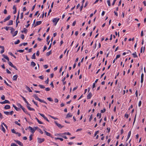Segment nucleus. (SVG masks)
Masks as SVG:
<instances>
[{"label":"nucleus","instance_id":"nucleus-25","mask_svg":"<svg viewBox=\"0 0 146 146\" xmlns=\"http://www.w3.org/2000/svg\"><path fill=\"white\" fill-rule=\"evenodd\" d=\"M13 20H10L9 21V23L7 24L8 25H13Z\"/></svg>","mask_w":146,"mask_h":146},{"label":"nucleus","instance_id":"nucleus-4","mask_svg":"<svg viewBox=\"0 0 146 146\" xmlns=\"http://www.w3.org/2000/svg\"><path fill=\"white\" fill-rule=\"evenodd\" d=\"M38 142L39 143H41L44 141L45 139L44 138H37Z\"/></svg>","mask_w":146,"mask_h":146},{"label":"nucleus","instance_id":"nucleus-58","mask_svg":"<svg viewBox=\"0 0 146 146\" xmlns=\"http://www.w3.org/2000/svg\"><path fill=\"white\" fill-rule=\"evenodd\" d=\"M23 13H22L21 14V17L20 18L21 19H22L23 18Z\"/></svg>","mask_w":146,"mask_h":146},{"label":"nucleus","instance_id":"nucleus-40","mask_svg":"<svg viewBox=\"0 0 146 146\" xmlns=\"http://www.w3.org/2000/svg\"><path fill=\"white\" fill-rule=\"evenodd\" d=\"M47 99L50 102H52L53 100L51 98H48Z\"/></svg>","mask_w":146,"mask_h":146},{"label":"nucleus","instance_id":"nucleus-52","mask_svg":"<svg viewBox=\"0 0 146 146\" xmlns=\"http://www.w3.org/2000/svg\"><path fill=\"white\" fill-rule=\"evenodd\" d=\"M10 27H5L4 28L6 30V31H8L9 29L10 28Z\"/></svg>","mask_w":146,"mask_h":146},{"label":"nucleus","instance_id":"nucleus-20","mask_svg":"<svg viewBox=\"0 0 146 146\" xmlns=\"http://www.w3.org/2000/svg\"><path fill=\"white\" fill-rule=\"evenodd\" d=\"M27 108L30 111H35L34 109L31 108L29 106H27Z\"/></svg>","mask_w":146,"mask_h":146},{"label":"nucleus","instance_id":"nucleus-56","mask_svg":"<svg viewBox=\"0 0 146 146\" xmlns=\"http://www.w3.org/2000/svg\"><path fill=\"white\" fill-rule=\"evenodd\" d=\"M92 119V114L90 117L89 121L90 122Z\"/></svg>","mask_w":146,"mask_h":146},{"label":"nucleus","instance_id":"nucleus-59","mask_svg":"<svg viewBox=\"0 0 146 146\" xmlns=\"http://www.w3.org/2000/svg\"><path fill=\"white\" fill-rule=\"evenodd\" d=\"M141 104V101H140L139 102L138 104V106L139 107H140Z\"/></svg>","mask_w":146,"mask_h":146},{"label":"nucleus","instance_id":"nucleus-57","mask_svg":"<svg viewBox=\"0 0 146 146\" xmlns=\"http://www.w3.org/2000/svg\"><path fill=\"white\" fill-rule=\"evenodd\" d=\"M120 56V55H117L116 58H115V59H117V58H119Z\"/></svg>","mask_w":146,"mask_h":146},{"label":"nucleus","instance_id":"nucleus-60","mask_svg":"<svg viewBox=\"0 0 146 146\" xmlns=\"http://www.w3.org/2000/svg\"><path fill=\"white\" fill-rule=\"evenodd\" d=\"M1 99L2 100H4L5 99V97L4 95H3L1 97Z\"/></svg>","mask_w":146,"mask_h":146},{"label":"nucleus","instance_id":"nucleus-9","mask_svg":"<svg viewBox=\"0 0 146 146\" xmlns=\"http://www.w3.org/2000/svg\"><path fill=\"white\" fill-rule=\"evenodd\" d=\"M41 23H42V21H37L36 22L35 24L34 27H36L37 26L40 25V24H41Z\"/></svg>","mask_w":146,"mask_h":146},{"label":"nucleus","instance_id":"nucleus-42","mask_svg":"<svg viewBox=\"0 0 146 146\" xmlns=\"http://www.w3.org/2000/svg\"><path fill=\"white\" fill-rule=\"evenodd\" d=\"M11 146H18L15 143H11Z\"/></svg>","mask_w":146,"mask_h":146},{"label":"nucleus","instance_id":"nucleus-12","mask_svg":"<svg viewBox=\"0 0 146 146\" xmlns=\"http://www.w3.org/2000/svg\"><path fill=\"white\" fill-rule=\"evenodd\" d=\"M11 17V16L9 15L6 18L4 19V22H5L9 20Z\"/></svg>","mask_w":146,"mask_h":146},{"label":"nucleus","instance_id":"nucleus-15","mask_svg":"<svg viewBox=\"0 0 146 146\" xmlns=\"http://www.w3.org/2000/svg\"><path fill=\"white\" fill-rule=\"evenodd\" d=\"M143 77H144V74L143 73H142L141 75V83H142L143 82Z\"/></svg>","mask_w":146,"mask_h":146},{"label":"nucleus","instance_id":"nucleus-41","mask_svg":"<svg viewBox=\"0 0 146 146\" xmlns=\"http://www.w3.org/2000/svg\"><path fill=\"white\" fill-rule=\"evenodd\" d=\"M20 42V40H17V41L15 42V44H18Z\"/></svg>","mask_w":146,"mask_h":146},{"label":"nucleus","instance_id":"nucleus-3","mask_svg":"<svg viewBox=\"0 0 146 146\" xmlns=\"http://www.w3.org/2000/svg\"><path fill=\"white\" fill-rule=\"evenodd\" d=\"M59 18H54L53 19L52 21L53 22L55 23V25H56L59 21Z\"/></svg>","mask_w":146,"mask_h":146},{"label":"nucleus","instance_id":"nucleus-26","mask_svg":"<svg viewBox=\"0 0 146 146\" xmlns=\"http://www.w3.org/2000/svg\"><path fill=\"white\" fill-rule=\"evenodd\" d=\"M21 32L22 33H27V30L25 28H24L23 29V31H22Z\"/></svg>","mask_w":146,"mask_h":146},{"label":"nucleus","instance_id":"nucleus-19","mask_svg":"<svg viewBox=\"0 0 146 146\" xmlns=\"http://www.w3.org/2000/svg\"><path fill=\"white\" fill-rule=\"evenodd\" d=\"M17 75H14L13 76V80H17Z\"/></svg>","mask_w":146,"mask_h":146},{"label":"nucleus","instance_id":"nucleus-35","mask_svg":"<svg viewBox=\"0 0 146 146\" xmlns=\"http://www.w3.org/2000/svg\"><path fill=\"white\" fill-rule=\"evenodd\" d=\"M33 136V135L32 134H31V135H30L29 136V140L30 141H31L32 140V139H33L32 137Z\"/></svg>","mask_w":146,"mask_h":146},{"label":"nucleus","instance_id":"nucleus-32","mask_svg":"<svg viewBox=\"0 0 146 146\" xmlns=\"http://www.w3.org/2000/svg\"><path fill=\"white\" fill-rule=\"evenodd\" d=\"M18 33V31H15L14 33V34H13V37L15 36H16L17 35V34Z\"/></svg>","mask_w":146,"mask_h":146},{"label":"nucleus","instance_id":"nucleus-39","mask_svg":"<svg viewBox=\"0 0 146 146\" xmlns=\"http://www.w3.org/2000/svg\"><path fill=\"white\" fill-rule=\"evenodd\" d=\"M24 50H17V52H24Z\"/></svg>","mask_w":146,"mask_h":146},{"label":"nucleus","instance_id":"nucleus-2","mask_svg":"<svg viewBox=\"0 0 146 146\" xmlns=\"http://www.w3.org/2000/svg\"><path fill=\"white\" fill-rule=\"evenodd\" d=\"M38 127H35L34 128H32L31 126H29L28 127V129H29L31 131V132L32 133H34L36 130L38 129Z\"/></svg>","mask_w":146,"mask_h":146},{"label":"nucleus","instance_id":"nucleus-61","mask_svg":"<svg viewBox=\"0 0 146 146\" xmlns=\"http://www.w3.org/2000/svg\"><path fill=\"white\" fill-rule=\"evenodd\" d=\"M61 137H62L63 138H64L65 139H67V137L65 136H64L63 135H61Z\"/></svg>","mask_w":146,"mask_h":146},{"label":"nucleus","instance_id":"nucleus-8","mask_svg":"<svg viewBox=\"0 0 146 146\" xmlns=\"http://www.w3.org/2000/svg\"><path fill=\"white\" fill-rule=\"evenodd\" d=\"M22 109L23 110V111L25 113H26V114H28L29 116V117H31V115H30V114L29 113H28V112L27 111V110L26 109H25L24 108H22Z\"/></svg>","mask_w":146,"mask_h":146},{"label":"nucleus","instance_id":"nucleus-62","mask_svg":"<svg viewBox=\"0 0 146 146\" xmlns=\"http://www.w3.org/2000/svg\"><path fill=\"white\" fill-rule=\"evenodd\" d=\"M99 133V131H96L95 133L94 136H96L97 135V134H98Z\"/></svg>","mask_w":146,"mask_h":146},{"label":"nucleus","instance_id":"nucleus-34","mask_svg":"<svg viewBox=\"0 0 146 146\" xmlns=\"http://www.w3.org/2000/svg\"><path fill=\"white\" fill-rule=\"evenodd\" d=\"M35 53H34L33 55L31 57V58L32 59H35L36 57H35Z\"/></svg>","mask_w":146,"mask_h":146},{"label":"nucleus","instance_id":"nucleus-63","mask_svg":"<svg viewBox=\"0 0 146 146\" xmlns=\"http://www.w3.org/2000/svg\"><path fill=\"white\" fill-rule=\"evenodd\" d=\"M21 38L22 39H23L24 38V35L23 34H22L21 36Z\"/></svg>","mask_w":146,"mask_h":146},{"label":"nucleus","instance_id":"nucleus-45","mask_svg":"<svg viewBox=\"0 0 146 146\" xmlns=\"http://www.w3.org/2000/svg\"><path fill=\"white\" fill-rule=\"evenodd\" d=\"M32 102L37 107L38 106L37 103L34 100H33Z\"/></svg>","mask_w":146,"mask_h":146},{"label":"nucleus","instance_id":"nucleus-10","mask_svg":"<svg viewBox=\"0 0 146 146\" xmlns=\"http://www.w3.org/2000/svg\"><path fill=\"white\" fill-rule=\"evenodd\" d=\"M14 141L16 143H17L19 145L21 146H23V144L20 141L18 140H14Z\"/></svg>","mask_w":146,"mask_h":146},{"label":"nucleus","instance_id":"nucleus-27","mask_svg":"<svg viewBox=\"0 0 146 146\" xmlns=\"http://www.w3.org/2000/svg\"><path fill=\"white\" fill-rule=\"evenodd\" d=\"M131 131H130L128 133V135H127V139L126 140V141H127L128 139H129V138L130 135H131Z\"/></svg>","mask_w":146,"mask_h":146},{"label":"nucleus","instance_id":"nucleus-31","mask_svg":"<svg viewBox=\"0 0 146 146\" xmlns=\"http://www.w3.org/2000/svg\"><path fill=\"white\" fill-rule=\"evenodd\" d=\"M51 51L50 50V51L47 52L46 55L47 56H48L51 54Z\"/></svg>","mask_w":146,"mask_h":146},{"label":"nucleus","instance_id":"nucleus-64","mask_svg":"<svg viewBox=\"0 0 146 146\" xmlns=\"http://www.w3.org/2000/svg\"><path fill=\"white\" fill-rule=\"evenodd\" d=\"M54 102L56 103H57L58 102V100L57 99L55 98L54 99Z\"/></svg>","mask_w":146,"mask_h":146},{"label":"nucleus","instance_id":"nucleus-53","mask_svg":"<svg viewBox=\"0 0 146 146\" xmlns=\"http://www.w3.org/2000/svg\"><path fill=\"white\" fill-rule=\"evenodd\" d=\"M6 71H7V72L8 73V74H11V72L9 71L8 69H6Z\"/></svg>","mask_w":146,"mask_h":146},{"label":"nucleus","instance_id":"nucleus-1","mask_svg":"<svg viewBox=\"0 0 146 146\" xmlns=\"http://www.w3.org/2000/svg\"><path fill=\"white\" fill-rule=\"evenodd\" d=\"M33 97L34 98H35V100L38 101H39L40 102L43 103H45L46 104H47V103L44 101L39 99L38 98V96H37L36 94H34L33 95Z\"/></svg>","mask_w":146,"mask_h":146},{"label":"nucleus","instance_id":"nucleus-54","mask_svg":"<svg viewBox=\"0 0 146 146\" xmlns=\"http://www.w3.org/2000/svg\"><path fill=\"white\" fill-rule=\"evenodd\" d=\"M15 124L20 126H21V124L20 123H18V121H15Z\"/></svg>","mask_w":146,"mask_h":146},{"label":"nucleus","instance_id":"nucleus-22","mask_svg":"<svg viewBox=\"0 0 146 146\" xmlns=\"http://www.w3.org/2000/svg\"><path fill=\"white\" fill-rule=\"evenodd\" d=\"M26 89L29 92H32V91L31 90L30 88L28 87L27 86H26Z\"/></svg>","mask_w":146,"mask_h":146},{"label":"nucleus","instance_id":"nucleus-49","mask_svg":"<svg viewBox=\"0 0 146 146\" xmlns=\"http://www.w3.org/2000/svg\"><path fill=\"white\" fill-rule=\"evenodd\" d=\"M4 113L5 114H6V115H9V112L5 111H4Z\"/></svg>","mask_w":146,"mask_h":146},{"label":"nucleus","instance_id":"nucleus-46","mask_svg":"<svg viewBox=\"0 0 146 146\" xmlns=\"http://www.w3.org/2000/svg\"><path fill=\"white\" fill-rule=\"evenodd\" d=\"M49 116L51 118L54 119H58V118L56 117H53V116H51L50 115H49Z\"/></svg>","mask_w":146,"mask_h":146},{"label":"nucleus","instance_id":"nucleus-14","mask_svg":"<svg viewBox=\"0 0 146 146\" xmlns=\"http://www.w3.org/2000/svg\"><path fill=\"white\" fill-rule=\"evenodd\" d=\"M13 9L14 10V11L13 12V14H15L17 13V8L14 5L13 6Z\"/></svg>","mask_w":146,"mask_h":146},{"label":"nucleus","instance_id":"nucleus-43","mask_svg":"<svg viewBox=\"0 0 146 146\" xmlns=\"http://www.w3.org/2000/svg\"><path fill=\"white\" fill-rule=\"evenodd\" d=\"M136 115H137V113H136L135 115V117H134V121L133 122V125L134 124V123L135 122V119H136Z\"/></svg>","mask_w":146,"mask_h":146},{"label":"nucleus","instance_id":"nucleus-44","mask_svg":"<svg viewBox=\"0 0 146 146\" xmlns=\"http://www.w3.org/2000/svg\"><path fill=\"white\" fill-rule=\"evenodd\" d=\"M11 132L13 133H14L15 134L16 133H17L14 129H12L11 130Z\"/></svg>","mask_w":146,"mask_h":146},{"label":"nucleus","instance_id":"nucleus-23","mask_svg":"<svg viewBox=\"0 0 146 146\" xmlns=\"http://www.w3.org/2000/svg\"><path fill=\"white\" fill-rule=\"evenodd\" d=\"M10 108V106L9 105H6L4 107V108L5 109H8Z\"/></svg>","mask_w":146,"mask_h":146},{"label":"nucleus","instance_id":"nucleus-6","mask_svg":"<svg viewBox=\"0 0 146 146\" xmlns=\"http://www.w3.org/2000/svg\"><path fill=\"white\" fill-rule=\"evenodd\" d=\"M54 123L60 129L62 128L64 126H62L60 124L58 123L56 121H55Z\"/></svg>","mask_w":146,"mask_h":146},{"label":"nucleus","instance_id":"nucleus-28","mask_svg":"<svg viewBox=\"0 0 146 146\" xmlns=\"http://www.w3.org/2000/svg\"><path fill=\"white\" fill-rule=\"evenodd\" d=\"M3 124H2L1 125V130L4 133H5V130L4 128V127H3Z\"/></svg>","mask_w":146,"mask_h":146},{"label":"nucleus","instance_id":"nucleus-30","mask_svg":"<svg viewBox=\"0 0 146 146\" xmlns=\"http://www.w3.org/2000/svg\"><path fill=\"white\" fill-rule=\"evenodd\" d=\"M31 66H32L34 67L36 65V64L33 61H32L31 62Z\"/></svg>","mask_w":146,"mask_h":146},{"label":"nucleus","instance_id":"nucleus-17","mask_svg":"<svg viewBox=\"0 0 146 146\" xmlns=\"http://www.w3.org/2000/svg\"><path fill=\"white\" fill-rule=\"evenodd\" d=\"M44 133L46 134L48 136L50 137L51 134L50 133L47 132L45 130H44Z\"/></svg>","mask_w":146,"mask_h":146},{"label":"nucleus","instance_id":"nucleus-7","mask_svg":"<svg viewBox=\"0 0 146 146\" xmlns=\"http://www.w3.org/2000/svg\"><path fill=\"white\" fill-rule=\"evenodd\" d=\"M10 102L9 101H8V100H5L4 101H3V102H0V104H6V103L9 104H10Z\"/></svg>","mask_w":146,"mask_h":146},{"label":"nucleus","instance_id":"nucleus-51","mask_svg":"<svg viewBox=\"0 0 146 146\" xmlns=\"http://www.w3.org/2000/svg\"><path fill=\"white\" fill-rule=\"evenodd\" d=\"M63 134L70 135H71V134L70 133H69V132H65V133H63Z\"/></svg>","mask_w":146,"mask_h":146},{"label":"nucleus","instance_id":"nucleus-47","mask_svg":"<svg viewBox=\"0 0 146 146\" xmlns=\"http://www.w3.org/2000/svg\"><path fill=\"white\" fill-rule=\"evenodd\" d=\"M106 110L105 108H104L103 110H101V113H104L106 111Z\"/></svg>","mask_w":146,"mask_h":146},{"label":"nucleus","instance_id":"nucleus-50","mask_svg":"<svg viewBox=\"0 0 146 146\" xmlns=\"http://www.w3.org/2000/svg\"><path fill=\"white\" fill-rule=\"evenodd\" d=\"M107 2L108 4V6H111L110 3V0H107Z\"/></svg>","mask_w":146,"mask_h":146},{"label":"nucleus","instance_id":"nucleus-48","mask_svg":"<svg viewBox=\"0 0 146 146\" xmlns=\"http://www.w3.org/2000/svg\"><path fill=\"white\" fill-rule=\"evenodd\" d=\"M17 106H18V107H20L21 109L22 108H23V107L20 104H17Z\"/></svg>","mask_w":146,"mask_h":146},{"label":"nucleus","instance_id":"nucleus-18","mask_svg":"<svg viewBox=\"0 0 146 146\" xmlns=\"http://www.w3.org/2000/svg\"><path fill=\"white\" fill-rule=\"evenodd\" d=\"M2 56H3L4 58L8 60V61H9V57L5 54H3Z\"/></svg>","mask_w":146,"mask_h":146},{"label":"nucleus","instance_id":"nucleus-36","mask_svg":"<svg viewBox=\"0 0 146 146\" xmlns=\"http://www.w3.org/2000/svg\"><path fill=\"white\" fill-rule=\"evenodd\" d=\"M38 86L41 88L44 89L45 88V87L44 86L41 85L40 84Z\"/></svg>","mask_w":146,"mask_h":146},{"label":"nucleus","instance_id":"nucleus-29","mask_svg":"<svg viewBox=\"0 0 146 146\" xmlns=\"http://www.w3.org/2000/svg\"><path fill=\"white\" fill-rule=\"evenodd\" d=\"M132 55L133 56L134 58H137V55L136 52H135L134 53L132 54Z\"/></svg>","mask_w":146,"mask_h":146},{"label":"nucleus","instance_id":"nucleus-11","mask_svg":"<svg viewBox=\"0 0 146 146\" xmlns=\"http://www.w3.org/2000/svg\"><path fill=\"white\" fill-rule=\"evenodd\" d=\"M92 94L91 92H90L87 96V99H89L92 97Z\"/></svg>","mask_w":146,"mask_h":146},{"label":"nucleus","instance_id":"nucleus-38","mask_svg":"<svg viewBox=\"0 0 146 146\" xmlns=\"http://www.w3.org/2000/svg\"><path fill=\"white\" fill-rule=\"evenodd\" d=\"M4 83L6 84V85L7 86H9L11 87V86L9 84L6 82V81H5V80H4Z\"/></svg>","mask_w":146,"mask_h":146},{"label":"nucleus","instance_id":"nucleus-33","mask_svg":"<svg viewBox=\"0 0 146 146\" xmlns=\"http://www.w3.org/2000/svg\"><path fill=\"white\" fill-rule=\"evenodd\" d=\"M37 129L38 132H39L40 133H41L42 134L43 133V131L41 130L40 129L38 128V129Z\"/></svg>","mask_w":146,"mask_h":146},{"label":"nucleus","instance_id":"nucleus-37","mask_svg":"<svg viewBox=\"0 0 146 146\" xmlns=\"http://www.w3.org/2000/svg\"><path fill=\"white\" fill-rule=\"evenodd\" d=\"M8 63L9 65L12 67L13 66V65L11 63V62L9 61H8Z\"/></svg>","mask_w":146,"mask_h":146},{"label":"nucleus","instance_id":"nucleus-21","mask_svg":"<svg viewBox=\"0 0 146 146\" xmlns=\"http://www.w3.org/2000/svg\"><path fill=\"white\" fill-rule=\"evenodd\" d=\"M72 116V115L70 113H68L66 117V118L71 117Z\"/></svg>","mask_w":146,"mask_h":146},{"label":"nucleus","instance_id":"nucleus-55","mask_svg":"<svg viewBox=\"0 0 146 146\" xmlns=\"http://www.w3.org/2000/svg\"><path fill=\"white\" fill-rule=\"evenodd\" d=\"M45 90L46 91H48L50 90V89L49 88H45Z\"/></svg>","mask_w":146,"mask_h":146},{"label":"nucleus","instance_id":"nucleus-16","mask_svg":"<svg viewBox=\"0 0 146 146\" xmlns=\"http://www.w3.org/2000/svg\"><path fill=\"white\" fill-rule=\"evenodd\" d=\"M13 107L15 108V110L17 111H19V110H21V109L20 108H17V107H16V106L14 105V104H13Z\"/></svg>","mask_w":146,"mask_h":146},{"label":"nucleus","instance_id":"nucleus-13","mask_svg":"<svg viewBox=\"0 0 146 146\" xmlns=\"http://www.w3.org/2000/svg\"><path fill=\"white\" fill-rule=\"evenodd\" d=\"M0 48L2 49V50L0 52L1 54H3L4 51V48L3 46L0 45Z\"/></svg>","mask_w":146,"mask_h":146},{"label":"nucleus","instance_id":"nucleus-24","mask_svg":"<svg viewBox=\"0 0 146 146\" xmlns=\"http://www.w3.org/2000/svg\"><path fill=\"white\" fill-rule=\"evenodd\" d=\"M10 30H11V33L12 34H13V32L15 31V29L12 27H10Z\"/></svg>","mask_w":146,"mask_h":146},{"label":"nucleus","instance_id":"nucleus-5","mask_svg":"<svg viewBox=\"0 0 146 146\" xmlns=\"http://www.w3.org/2000/svg\"><path fill=\"white\" fill-rule=\"evenodd\" d=\"M39 114L44 119L46 120V121H47L48 122H49V120L45 116V115L41 113H39Z\"/></svg>","mask_w":146,"mask_h":146}]
</instances>
